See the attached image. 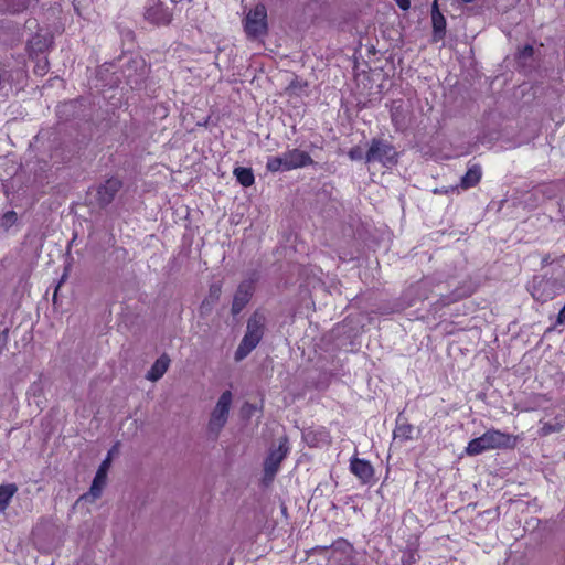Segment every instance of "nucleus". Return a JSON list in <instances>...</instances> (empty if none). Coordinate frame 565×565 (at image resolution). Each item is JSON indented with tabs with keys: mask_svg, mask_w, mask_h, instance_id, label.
Instances as JSON below:
<instances>
[{
	"mask_svg": "<svg viewBox=\"0 0 565 565\" xmlns=\"http://www.w3.org/2000/svg\"><path fill=\"white\" fill-rule=\"evenodd\" d=\"M515 443L516 438L510 434L498 429H488L480 437L470 440L465 452L468 456H478L489 450L513 448Z\"/></svg>",
	"mask_w": 565,
	"mask_h": 565,
	"instance_id": "nucleus-1",
	"label": "nucleus"
},
{
	"mask_svg": "<svg viewBox=\"0 0 565 565\" xmlns=\"http://www.w3.org/2000/svg\"><path fill=\"white\" fill-rule=\"evenodd\" d=\"M313 164L315 161L308 152L298 148H292L288 149L280 156L268 157L266 170L271 173L287 172Z\"/></svg>",
	"mask_w": 565,
	"mask_h": 565,
	"instance_id": "nucleus-2",
	"label": "nucleus"
},
{
	"mask_svg": "<svg viewBox=\"0 0 565 565\" xmlns=\"http://www.w3.org/2000/svg\"><path fill=\"white\" fill-rule=\"evenodd\" d=\"M353 546L345 540L335 541L331 546L316 550L318 565H348L353 561Z\"/></svg>",
	"mask_w": 565,
	"mask_h": 565,
	"instance_id": "nucleus-3",
	"label": "nucleus"
},
{
	"mask_svg": "<svg viewBox=\"0 0 565 565\" xmlns=\"http://www.w3.org/2000/svg\"><path fill=\"white\" fill-rule=\"evenodd\" d=\"M265 317L255 312L247 321L246 333L243 337L236 352L235 360L245 359L259 343L264 335Z\"/></svg>",
	"mask_w": 565,
	"mask_h": 565,
	"instance_id": "nucleus-4",
	"label": "nucleus"
},
{
	"mask_svg": "<svg viewBox=\"0 0 565 565\" xmlns=\"http://www.w3.org/2000/svg\"><path fill=\"white\" fill-rule=\"evenodd\" d=\"M232 402V393L230 391H225L221 394L216 405L210 413L206 433L209 438L212 440H216L218 438L221 431L227 424Z\"/></svg>",
	"mask_w": 565,
	"mask_h": 565,
	"instance_id": "nucleus-5",
	"label": "nucleus"
},
{
	"mask_svg": "<svg viewBox=\"0 0 565 565\" xmlns=\"http://www.w3.org/2000/svg\"><path fill=\"white\" fill-rule=\"evenodd\" d=\"M562 288L563 284L557 278L543 275L533 277L529 286L532 297L541 303L554 299Z\"/></svg>",
	"mask_w": 565,
	"mask_h": 565,
	"instance_id": "nucleus-6",
	"label": "nucleus"
},
{
	"mask_svg": "<svg viewBox=\"0 0 565 565\" xmlns=\"http://www.w3.org/2000/svg\"><path fill=\"white\" fill-rule=\"evenodd\" d=\"M398 153L396 149L383 139H372L369 150L365 153V162H380L384 167L397 163Z\"/></svg>",
	"mask_w": 565,
	"mask_h": 565,
	"instance_id": "nucleus-7",
	"label": "nucleus"
},
{
	"mask_svg": "<svg viewBox=\"0 0 565 565\" xmlns=\"http://www.w3.org/2000/svg\"><path fill=\"white\" fill-rule=\"evenodd\" d=\"M267 29V10L264 4H257L247 13L244 20V30L248 38L257 39L265 35Z\"/></svg>",
	"mask_w": 565,
	"mask_h": 565,
	"instance_id": "nucleus-8",
	"label": "nucleus"
},
{
	"mask_svg": "<svg viewBox=\"0 0 565 565\" xmlns=\"http://www.w3.org/2000/svg\"><path fill=\"white\" fill-rule=\"evenodd\" d=\"M288 440L282 438L279 440L277 448L271 449L264 462V477L265 479L273 480L279 470L281 461L288 454Z\"/></svg>",
	"mask_w": 565,
	"mask_h": 565,
	"instance_id": "nucleus-9",
	"label": "nucleus"
},
{
	"mask_svg": "<svg viewBox=\"0 0 565 565\" xmlns=\"http://www.w3.org/2000/svg\"><path fill=\"white\" fill-rule=\"evenodd\" d=\"M113 450H110L108 452V457L102 462V465L99 466L95 477H94V480H93V483L90 486V489L87 493L83 494L79 500H88L90 499V501H94L96 499H98L100 495H102V491H103V488L106 483V476H107V469L109 467V463H110V455H111Z\"/></svg>",
	"mask_w": 565,
	"mask_h": 565,
	"instance_id": "nucleus-10",
	"label": "nucleus"
},
{
	"mask_svg": "<svg viewBox=\"0 0 565 565\" xmlns=\"http://www.w3.org/2000/svg\"><path fill=\"white\" fill-rule=\"evenodd\" d=\"M254 292V280L247 279L242 281L234 295L232 302V315H238L245 306L249 302Z\"/></svg>",
	"mask_w": 565,
	"mask_h": 565,
	"instance_id": "nucleus-11",
	"label": "nucleus"
},
{
	"mask_svg": "<svg viewBox=\"0 0 565 565\" xmlns=\"http://www.w3.org/2000/svg\"><path fill=\"white\" fill-rule=\"evenodd\" d=\"M350 471L361 481L363 484L370 483L374 478V468L370 461L353 457L350 460Z\"/></svg>",
	"mask_w": 565,
	"mask_h": 565,
	"instance_id": "nucleus-12",
	"label": "nucleus"
},
{
	"mask_svg": "<svg viewBox=\"0 0 565 565\" xmlns=\"http://www.w3.org/2000/svg\"><path fill=\"white\" fill-rule=\"evenodd\" d=\"M121 181L116 178H110L105 181L97 189V201L100 206L108 205L121 188Z\"/></svg>",
	"mask_w": 565,
	"mask_h": 565,
	"instance_id": "nucleus-13",
	"label": "nucleus"
},
{
	"mask_svg": "<svg viewBox=\"0 0 565 565\" xmlns=\"http://www.w3.org/2000/svg\"><path fill=\"white\" fill-rule=\"evenodd\" d=\"M145 17L151 23L158 25L169 24L172 20L170 10L160 2H154L152 6L148 7Z\"/></svg>",
	"mask_w": 565,
	"mask_h": 565,
	"instance_id": "nucleus-14",
	"label": "nucleus"
},
{
	"mask_svg": "<svg viewBox=\"0 0 565 565\" xmlns=\"http://www.w3.org/2000/svg\"><path fill=\"white\" fill-rule=\"evenodd\" d=\"M481 178V166L479 163L469 162L466 173L460 179V183L457 186L451 188V190L454 191L458 188L462 190L475 188L480 182Z\"/></svg>",
	"mask_w": 565,
	"mask_h": 565,
	"instance_id": "nucleus-15",
	"label": "nucleus"
},
{
	"mask_svg": "<svg viewBox=\"0 0 565 565\" xmlns=\"http://www.w3.org/2000/svg\"><path fill=\"white\" fill-rule=\"evenodd\" d=\"M170 358L164 353L158 358L150 370L146 374V379L150 382L159 381L170 366Z\"/></svg>",
	"mask_w": 565,
	"mask_h": 565,
	"instance_id": "nucleus-16",
	"label": "nucleus"
},
{
	"mask_svg": "<svg viewBox=\"0 0 565 565\" xmlns=\"http://www.w3.org/2000/svg\"><path fill=\"white\" fill-rule=\"evenodd\" d=\"M431 22L434 31V41H439L445 36L446 19L438 9L437 0L434 1L431 7Z\"/></svg>",
	"mask_w": 565,
	"mask_h": 565,
	"instance_id": "nucleus-17",
	"label": "nucleus"
},
{
	"mask_svg": "<svg viewBox=\"0 0 565 565\" xmlns=\"http://www.w3.org/2000/svg\"><path fill=\"white\" fill-rule=\"evenodd\" d=\"M31 0H0V13H20L24 11Z\"/></svg>",
	"mask_w": 565,
	"mask_h": 565,
	"instance_id": "nucleus-18",
	"label": "nucleus"
},
{
	"mask_svg": "<svg viewBox=\"0 0 565 565\" xmlns=\"http://www.w3.org/2000/svg\"><path fill=\"white\" fill-rule=\"evenodd\" d=\"M565 425V415H557L553 423L541 422L539 435L542 437L548 436L550 434L559 431Z\"/></svg>",
	"mask_w": 565,
	"mask_h": 565,
	"instance_id": "nucleus-19",
	"label": "nucleus"
},
{
	"mask_svg": "<svg viewBox=\"0 0 565 565\" xmlns=\"http://www.w3.org/2000/svg\"><path fill=\"white\" fill-rule=\"evenodd\" d=\"M391 120L397 130H403L406 128V126H407L406 115H405L402 103H398V104L394 103L392 105Z\"/></svg>",
	"mask_w": 565,
	"mask_h": 565,
	"instance_id": "nucleus-20",
	"label": "nucleus"
},
{
	"mask_svg": "<svg viewBox=\"0 0 565 565\" xmlns=\"http://www.w3.org/2000/svg\"><path fill=\"white\" fill-rule=\"evenodd\" d=\"M430 281L428 279H423L415 285H413L409 289V292L415 295V299L411 300L409 305H413L415 300H424L429 296Z\"/></svg>",
	"mask_w": 565,
	"mask_h": 565,
	"instance_id": "nucleus-21",
	"label": "nucleus"
},
{
	"mask_svg": "<svg viewBox=\"0 0 565 565\" xmlns=\"http://www.w3.org/2000/svg\"><path fill=\"white\" fill-rule=\"evenodd\" d=\"M233 174L243 186H250L255 182V177L250 168L237 167L234 169Z\"/></svg>",
	"mask_w": 565,
	"mask_h": 565,
	"instance_id": "nucleus-22",
	"label": "nucleus"
},
{
	"mask_svg": "<svg viewBox=\"0 0 565 565\" xmlns=\"http://www.w3.org/2000/svg\"><path fill=\"white\" fill-rule=\"evenodd\" d=\"M17 490L18 488L14 483L0 486V513L9 505V502Z\"/></svg>",
	"mask_w": 565,
	"mask_h": 565,
	"instance_id": "nucleus-23",
	"label": "nucleus"
},
{
	"mask_svg": "<svg viewBox=\"0 0 565 565\" xmlns=\"http://www.w3.org/2000/svg\"><path fill=\"white\" fill-rule=\"evenodd\" d=\"M471 294L470 289H456L450 295L441 296L440 302L443 306H448L452 302H456L465 297H468Z\"/></svg>",
	"mask_w": 565,
	"mask_h": 565,
	"instance_id": "nucleus-24",
	"label": "nucleus"
},
{
	"mask_svg": "<svg viewBox=\"0 0 565 565\" xmlns=\"http://www.w3.org/2000/svg\"><path fill=\"white\" fill-rule=\"evenodd\" d=\"M220 296H221V286L220 285H212L210 287V292H209V298L203 300L202 305H201V309H205V308H210L212 307L215 302L218 301L220 299Z\"/></svg>",
	"mask_w": 565,
	"mask_h": 565,
	"instance_id": "nucleus-25",
	"label": "nucleus"
},
{
	"mask_svg": "<svg viewBox=\"0 0 565 565\" xmlns=\"http://www.w3.org/2000/svg\"><path fill=\"white\" fill-rule=\"evenodd\" d=\"M413 431V426L409 425V424H399L396 426L395 430H394V437L395 438H398V439H402V440H407V439H411L412 434Z\"/></svg>",
	"mask_w": 565,
	"mask_h": 565,
	"instance_id": "nucleus-26",
	"label": "nucleus"
},
{
	"mask_svg": "<svg viewBox=\"0 0 565 565\" xmlns=\"http://www.w3.org/2000/svg\"><path fill=\"white\" fill-rule=\"evenodd\" d=\"M18 220L17 213L14 211H8L6 212L0 220V225L8 230Z\"/></svg>",
	"mask_w": 565,
	"mask_h": 565,
	"instance_id": "nucleus-27",
	"label": "nucleus"
},
{
	"mask_svg": "<svg viewBox=\"0 0 565 565\" xmlns=\"http://www.w3.org/2000/svg\"><path fill=\"white\" fill-rule=\"evenodd\" d=\"M348 157L352 160V161H359V160H362L364 159L365 160V154L362 150L361 147H353L349 150L348 152Z\"/></svg>",
	"mask_w": 565,
	"mask_h": 565,
	"instance_id": "nucleus-28",
	"label": "nucleus"
},
{
	"mask_svg": "<svg viewBox=\"0 0 565 565\" xmlns=\"http://www.w3.org/2000/svg\"><path fill=\"white\" fill-rule=\"evenodd\" d=\"M49 70V63L46 60H44L43 62L39 61L36 66H35V73L36 74H40V75H43L47 72Z\"/></svg>",
	"mask_w": 565,
	"mask_h": 565,
	"instance_id": "nucleus-29",
	"label": "nucleus"
},
{
	"mask_svg": "<svg viewBox=\"0 0 565 565\" xmlns=\"http://www.w3.org/2000/svg\"><path fill=\"white\" fill-rule=\"evenodd\" d=\"M533 54V46L532 45H525L521 51H520V56L521 57H530L532 56Z\"/></svg>",
	"mask_w": 565,
	"mask_h": 565,
	"instance_id": "nucleus-30",
	"label": "nucleus"
},
{
	"mask_svg": "<svg viewBox=\"0 0 565 565\" xmlns=\"http://www.w3.org/2000/svg\"><path fill=\"white\" fill-rule=\"evenodd\" d=\"M396 4L404 11L411 8V0H395Z\"/></svg>",
	"mask_w": 565,
	"mask_h": 565,
	"instance_id": "nucleus-31",
	"label": "nucleus"
},
{
	"mask_svg": "<svg viewBox=\"0 0 565 565\" xmlns=\"http://www.w3.org/2000/svg\"><path fill=\"white\" fill-rule=\"evenodd\" d=\"M564 322H565V305L559 310L558 316H557V324H563Z\"/></svg>",
	"mask_w": 565,
	"mask_h": 565,
	"instance_id": "nucleus-32",
	"label": "nucleus"
},
{
	"mask_svg": "<svg viewBox=\"0 0 565 565\" xmlns=\"http://www.w3.org/2000/svg\"><path fill=\"white\" fill-rule=\"evenodd\" d=\"M535 398L537 399V403L535 404V407L541 406V403H540V402H541V401H543V399H545V397H544V396H541V395L536 396Z\"/></svg>",
	"mask_w": 565,
	"mask_h": 565,
	"instance_id": "nucleus-33",
	"label": "nucleus"
},
{
	"mask_svg": "<svg viewBox=\"0 0 565 565\" xmlns=\"http://www.w3.org/2000/svg\"><path fill=\"white\" fill-rule=\"evenodd\" d=\"M542 263H543V264H548V263H550V258H548V256L544 257V258L542 259Z\"/></svg>",
	"mask_w": 565,
	"mask_h": 565,
	"instance_id": "nucleus-34",
	"label": "nucleus"
},
{
	"mask_svg": "<svg viewBox=\"0 0 565 565\" xmlns=\"http://www.w3.org/2000/svg\"><path fill=\"white\" fill-rule=\"evenodd\" d=\"M58 285H61V282ZM57 287H60V286H57ZM56 289H58V288H56ZM56 292H57V290H55L54 296H53V301L54 302H55V299H56Z\"/></svg>",
	"mask_w": 565,
	"mask_h": 565,
	"instance_id": "nucleus-35",
	"label": "nucleus"
},
{
	"mask_svg": "<svg viewBox=\"0 0 565 565\" xmlns=\"http://www.w3.org/2000/svg\"><path fill=\"white\" fill-rule=\"evenodd\" d=\"M174 3L181 2L182 0H171Z\"/></svg>",
	"mask_w": 565,
	"mask_h": 565,
	"instance_id": "nucleus-36",
	"label": "nucleus"
}]
</instances>
